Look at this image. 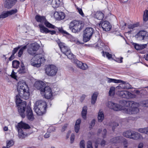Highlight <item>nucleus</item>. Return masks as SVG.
Returning <instances> with one entry per match:
<instances>
[{"label":"nucleus","instance_id":"nucleus-63","mask_svg":"<svg viewBox=\"0 0 148 148\" xmlns=\"http://www.w3.org/2000/svg\"><path fill=\"white\" fill-rule=\"evenodd\" d=\"M144 104L146 107H148V100L145 101L143 103Z\"/></svg>","mask_w":148,"mask_h":148},{"label":"nucleus","instance_id":"nucleus-41","mask_svg":"<svg viewBox=\"0 0 148 148\" xmlns=\"http://www.w3.org/2000/svg\"><path fill=\"white\" fill-rule=\"evenodd\" d=\"M6 143L7 147V148H9L10 147L12 146L14 144V143L12 140L7 141L6 142Z\"/></svg>","mask_w":148,"mask_h":148},{"label":"nucleus","instance_id":"nucleus-44","mask_svg":"<svg viewBox=\"0 0 148 148\" xmlns=\"http://www.w3.org/2000/svg\"><path fill=\"white\" fill-rule=\"evenodd\" d=\"M123 90V89L121 88L119 85L115 88V92L116 94H117V93H119V92H120Z\"/></svg>","mask_w":148,"mask_h":148},{"label":"nucleus","instance_id":"nucleus-18","mask_svg":"<svg viewBox=\"0 0 148 148\" xmlns=\"http://www.w3.org/2000/svg\"><path fill=\"white\" fill-rule=\"evenodd\" d=\"M108 144V143L104 140L99 138L95 141V148H98L99 145H100L102 147H104Z\"/></svg>","mask_w":148,"mask_h":148},{"label":"nucleus","instance_id":"nucleus-26","mask_svg":"<svg viewBox=\"0 0 148 148\" xmlns=\"http://www.w3.org/2000/svg\"><path fill=\"white\" fill-rule=\"evenodd\" d=\"M104 118V115L103 112L100 110L98 114V119L99 122H101L103 121Z\"/></svg>","mask_w":148,"mask_h":148},{"label":"nucleus","instance_id":"nucleus-49","mask_svg":"<svg viewBox=\"0 0 148 148\" xmlns=\"http://www.w3.org/2000/svg\"><path fill=\"white\" fill-rule=\"evenodd\" d=\"M85 141L84 140H81L79 143L80 148H85Z\"/></svg>","mask_w":148,"mask_h":148},{"label":"nucleus","instance_id":"nucleus-20","mask_svg":"<svg viewBox=\"0 0 148 148\" xmlns=\"http://www.w3.org/2000/svg\"><path fill=\"white\" fill-rule=\"evenodd\" d=\"M16 0H5L4 6L8 9L11 8L15 3Z\"/></svg>","mask_w":148,"mask_h":148},{"label":"nucleus","instance_id":"nucleus-16","mask_svg":"<svg viewBox=\"0 0 148 148\" xmlns=\"http://www.w3.org/2000/svg\"><path fill=\"white\" fill-rule=\"evenodd\" d=\"M99 26H101L103 30L108 31L110 30L112 27V26L110 23L107 21H105L102 22L99 24Z\"/></svg>","mask_w":148,"mask_h":148},{"label":"nucleus","instance_id":"nucleus-25","mask_svg":"<svg viewBox=\"0 0 148 148\" xmlns=\"http://www.w3.org/2000/svg\"><path fill=\"white\" fill-rule=\"evenodd\" d=\"M39 26L41 32L47 33H49L50 31V30H49L47 28L45 27L44 25L42 24H39Z\"/></svg>","mask_w":148,"mask_h":148},{"label":"nucleus","instance_id":"nucleus-10","mask_svg":"<svg viewBox=\"0 0 148 148\" xmlns=\"http://www.w3.org/2000/svg\"><path fill=\"white\" fill-rule=\"evenodd\" d=\"M35 19L37 21L40 22L42 23H44L47 27L53 29H54L56 27L55 26L52 25L46 21L44 16L36 15L35 16Z\"/></svg>","mask_w":148,"mask_h":148},{"label":"nucleus","instance_id":"nucleus-42","mask_svg":"<svg viewBox=\"0 0 148 148\" xmlns=\"http://www.w3.org/2000/svg\"><path fill=\"white\" fill-rule=\"evenodd\" d=\"M58 18L60 20L63 19L65 17V15L64 14L63 12H60L58 13Z\"/></svg>","mask_w":148,"mask_h":148},{"label":"nucleus","instance_id":"nucleus-1","mask_svg":"<svg viewBox=\"0 0 148 148\" xmlns=\"http://www.w3.org/2000/svg\"><path fill=\"white\" fill-rule=\"evenodd\" d=\"M17 90L18 95H16V103L18 106V112L22 118H24L25 114L24 112L26 106V103L25 101L22 102V100L19 97L25 99H27L29 96V88L23 81H19L18 84Z\"/></svg>","mask_w":148,"mask_h":148},{"label":"nucleus","instance_id":"nucleus-61","mask_svg":"<svg viewBox=\"0 0 148 148\" xmlns=\"http://www.w3.org/2000/svg\"><path fill=\"white\" fill-rule=\"evenodd\" d=\"M50 133L49 132H47L44 135V137L46 138H49L50 136Z\"/></svg>","mask_w":148,"mask_h":148},{"label":"nucleus","instance_id":"nucleus-6","mask_svg":"<svg viewBox=\"0 0 148 148\" xmlns=\"http://www.w3.org/2000/svg\"><path fill=\"white\" fill-rule=\"evenodd\" d=\"M16 127L18 132V136L20 138H23L25 136L26 133L24 132L22 129H26L30 128L28 124L22 122L18 123Z\"/></svg>","mask_w":148,"mask_h":148},{"label":"nucleus","instance_id":"nucleus-9","mask_svg":"<svg viewBox=\"0 0 148 148\" xmlns=\"http://www.w3.org/2000/svg\"><path fill=\"white\" fill-rule=\"evenodd\" d=\"M58 68L53 65H47L45 67V73L48 76H55L58 71Z\"/></svg>","mask_w":148,"mask_h":148},{"label":"nucleus","instance_id":"nucleus-19","mask_svg":"<svg viewBox=\"0 0 148 148\" xmlns=\"http://www.w3.org/2000/svg\"><path fill=\"white\" fill-rule=\"evenodd\" d=\"M74 62L77 67L83 70H86L88 68L87 65L86 63H83L77 60H75Z\"/></svg>","mask_w":148,"mask_h":148},{"label":"nucleus","instance_id":"nucleus-31","mask_svg":"<svg viewBox=\"0 0 148 148\" xmlns=\"http://www.w3.org/2000/svg\"><path fill=\"white\" fill-rule=\"evenodd\" d=\"M107 81L108 83H110L111 82H114L115 83H120L121 82V80L116 79H114L110 78L107 77Z\"/></svg>","mask_w":148,"mask_h":148},{"label":"nucleus","instance_id":"nucleus-27","mask_svg":"<svg viewBox=\"0 0 148 148\" xmlns=\"http://www.w3.org/2000/svg\"><path fill=\"white\" fill-rule=\"evenodd\" d=\"M147 46V45H139L137 44H135L134 45L135 48L137 50H141L145 48Z\"/></svg>","mask_w":148,"mask_h":148},{"label":"nucleus","instance_id":"nucleus-4","mask_svg":"<svg viewBox=\"0 0 148 148\" xmlns=\"http://www.w3.org/2000/svg\"><path fill=\"white\" fill-rule=\"evenodd\" d=\"M83 27V24L81 21L74 20L70 22L69 28L72 32H78L80 31Z\"/></svg>","mask_w":148,"mask_h":148},{"label":"nucleus","instance_id":"nucleus-37","mask_svg":"<svg viewBox=\"0 0 148 148\" xmlns=\"http://www.w3.org/2000/svg\"><path fill=\"white\" fill-rule=\"evenodd\" d=\"M121 140V143H122L123 145L125 148H127L128 146V143L127 140L122 137V138Z\"/></svg>","mask_w":148,"mask_h":148},{"label":"nucleus","instance_id":"nucleus-13","mask_svg":"<svg viewBox=\"0 0 148 148\" xmlns=\"http://www.w3.org/2000/svg\"><path fill=\"white\" fill-rule=\"evenodd\" d=\"M40 93L42 96H45V98L47 99H50L52 96L51 89L49 86H45Z\"/></svg>","mask_w":148,"mask_h":148},{"label":"nucleus","instance_id":"nucleus-58","mask_svg":"<svg viewBox=\"0 0 148 148\" xmlns=\"http://www.w3.org/2000/svg\"><path fill=\"white\" fill-rule=\"evenodd\" d=\"M121 83L119 85L120 86V87L123 90L125 89V83L124 82H121Z\"/></svg>","mask_w":148,"mask_h":148},{"label":"nucleus","instance_id":"nucleus-5","mask_svg":"<svg viewBox=\"0 0 148 148\" xmlns=\"http://www.w3.org/2000/svg\"><path fill=\"white\" fill-rule=\"evenodd\" d=\"M58 45L62 52L66 55L68 58L74 60L75 56L71 52L69 47L67 46L65 44L60 42L58 43Z\"/></svg>","mask_w":148,"mask_h":148},{"label":"nucleus","instance_id":"nucleus-60","mask_svg":"<svg viewBox=\"0 0 148 148\" xmlns=\"http://www.w3.org/2000/svg\"><path fill=\"white\" fill-rule=\"evenodd\" d=\"M128 28L129 29H133L135 28L134 24H130L128 26Z\"/></svg>","mask_w":148,"mask_h":148},{"label":"nucleus","instance_id":"nucleus-3","mask_svg":"<svg viewBox=\"0 0 148 148\" xmlns=\"http://www.w3.org/2000/svg\"><path fill=\"white\" fill-rule=\"evenodd\" d=\"M47 106L45 101L42 100L37 101L34 107V111L38 115H42L45 112Z\"/></svg>","mask_w":148,"mask_h":148},{"label":"nucleus","instance_id":"nucleus-2","mask_svg":"<svg viewBox=\"0 0 148 148\" xmlns=\"http://www.w3.org/2000/svg\"><path fill=\"white\" fill-rule=\"evenodd\" d=\"M124 105L129 108H123L124 112L130 114H136L139 111V110L137 107L136 103L132 101H123Z\"/></svg>","mask_w":148,"mask_h":148},{"label":"nucleus","instance_id":"nucleus-59","mask_svg":"<svg viewBox=\"0 0 148 148\" xmlns=\"http://www.w3.org/2000/svg\"><path fill=\"white\" fill-rule=\"evenodd\" d=\"M81 122V119H78L76 121L75 125H80Z\"/></svg>","mask_w":148,"mask_h":148},{"label":"nucleus","instance_id":"nucleus-57","mask_svg":"<svg viewBox=\"0 0 148 148\" xmlns=\"http://www.w3.org/2000/svg\"><path fill=\"white\" fill-rule=\"evenodd\" d=\"M86 97V96L85 95H83L80 97V101L82 102L84 99Z\"/></svg>","mask_w":148,"mask_h":148},{"label":"nucleus","instance_id":"nucleus-46","mask_svg":"<svg viewBox=\"0 0 148 148\" xmlns=\"http://www.w3.org/2000/svg\"><path fill=\"white\" fill-rule=\"evenodd\" d=\"M26 70L25 69V68H20L19 69L18 71L19 73L20 74H23L26 72Z\"/></svg>","mask_w":148,"mask_h":148},{"label":"nucleus","instance_id":"nucleus-43","mask_svg":"<svg viewBox=\"0 0 148 148\" xmlns=\"http://www.w3.org/2000/svg\"><path fill=\"white\" fill-rule=\"evenodd\" d=\"M102 54L103 56L104 57L105 56V55H106V57L108 59H110L112 57L111 54H110L109 53H108L107 52H106L105 53H104L103 51H102Z\"/></svg>","mask_w":148,"mask_h":148},{"label":"nucleus","instance_id":"nucleus-14","mask_svg":"<svg viewBox=\"0 0 148 148\" xmlns=\"http://www.w3.org/2000/svg\"><path fill=\"white\" fill-rule=\"evenodd\" d=\"M117 95L119 97L126 99L135 98L136 95L131 92L126 90H123L119 93H117Z\"/></svg>","mask_w":148,"mask_h":148},{"label":"nucleus","instance_id":"nucleus-21","mask_svg":"<svg viewBox=\"0 0 148 148\" xmlns=\"http://www.w3.org/2000/svg\"><path fill=\"white\" fill-rule=\"evenodd\" d=\"M45 84L43 82L41 81H37L34 84V86L37 89L40 91V92L42 89L45 87Z\"/></svg>","mask_w":148,"mask_h":148},{"label":"nucleus","instance_id":"nucleus-33","mask_svg":"<svg viewBox=\"0 0 148 148\" xmlns=\"http://www.w3.org/2000/svg\"><path fill=\"white\" fill-rule=\"evenodd\" d=\"M138 131L140 132L148 134V127L140 128L138 129Z\"/></svg>","mask_w":148,"mask_h":148},{"label":"nucleus","instance_id":"nucleus-12","mask_svg":"<svg viewBox=\"0 0 148 148\" xmlns=\"http://www.w3.org/2000/svg\"><path fill=\"white\" fill-rule=\"evenodd\" d=\"M39 47V46L36 42L31 44L29 45V47L27 49V52L29 54L34 56L36 54Z\"/></svg>","mask_w":148,"mask_h":148},{"label":"nucleus","instance_id":"nucleus-30","mask_svg":"<svg viewBox=\"0 0 148 148\" xmlns=\"http://www.w3.org/2000/svg\"><path fill=\"white\" fill-rule=\"evenodd\" d=\"M98 93L97 92H94L92 96L91 103L92 104H94L97 100Z\"/></svg>","mask_w":148,"mask_h":148},{"label":"nucleus","instance_id":"nucleus-45","mask_svg":"<svg viewBox=\"0 0 148 148\" xmlns=\"http://www.w3.org/2000/svg\"><path fill=\"white\" fill-rule=\"evenodd\" d=\"M76 8L77 10V12H79V14L82 17H84V14L83 13L82 10L81 8H79L77 7H76Z\"/></svg>","mask_w":148,"mask_h":148},{"label":"nucleus","instance_id":"nucleus-28","mask_svg":"<svg viewBox=\"0 0 148 148\" xmlns=\"http://www.w3.org/2000/svg\"><path fill=\"white\" fill-rule=\"evenodd\" d=\"M87 108L86 106H84L82 108V115L83 118L85 119H86V115L87 113Z\"/></svg>","mask_w":148,"mask_h":148},{"label":"nucleus","instance_id":"nucleus-56","mask_svg":"<svg viewBox=\"0 0 148 148\" xmlns=\"http://www.w3.org/2000/svg\"><path fill=\"white\" fill-rule=\"evenodd\" d=\"M11 76L12 77L14 78V79H16L17 77L15 75V73L14 71L13 70H12V72Z\"/></svg>","mask_w":148,"mask_h":148},{"label":"nucleus","instance_id":"nucleus-17","mask_svg":"<svg viewBox=\"0 0 148 148\" xmlns=\"http://www.w3.org/2000/svg\"><path fill=\"white\" fill-rule=\"evenodd\" d=\"M17 12L16 9L12 10L10 11H7L3 12L0 15V18H5L7 17L8 16L14 14Z\"/></svg>","mask_w":148,"mask_h":148},{"label":"nucleus","instance_id":"nucleus-53","mask_svg":"<svg viewBox=\"0 0 148 148\" xmlns=\"http://www.w3.org/2000/svg\"><path fill=\"white\" fill-rule=\"evenodd\" d=\"M75 139V135L74 134H72L71 136V143H72L74 141Z\"/></svg>","mask_w":148,"mask_h":148},{"label":"nucleus","instance_id":"nucleus-7","mask_svg":"<svg viewBox=\"0 0 148 148\" xmlns=\"http://www.w3.org/2000/svg\"><path fill=\"white\" fill-rule=\"evenodd\" d=\"M45 61V59L42 54H37L32 59V64L34 66L39 67L41 63L44 62Z\"/></svg>","mask_w":148,"mask_h":148},{"label":"nucleus","instance_id":"nucleus-48","mask_svg":"<svg viewBox=\"0 0 148 148\" xmlns=\"http://www.w3.org/2000/svg\"><path fill=\"white\" fill-rule=\"evenodd\" d=\"M21 47V46H18L17 47L14 48L12 51V54L14 55L15 54L17 51L18 49Z\"/></svg>","mask_w":148,"mask_h":148},{"label":"nucleus","instance_id":"nucleus-35","mask_svg":"<svg viewBox=\"0 0 148 148\" xmlns=\"http://www.w3.org/2000/svg\"><path fill=\"white\" fill-rule=\"evenodd\" d=\"M26 48V45H25L21 48V47L18 53V57H20L23 54V52L24 50Z\"/></svg>","mask_w":148,"mask_h":148},{"label":"nucleus","instance_id":"nucleus-23","mask_svg":"<svg viewBox=\"0 0 148 148\" xmlns=\"http://www.w3.org/2000/svg\"><path fill=\"white\" fill-rule=\"evenodd\" d=\"M131 139L134 140L143 139V137L141 135L138 133L134 131H132Z\"/></svg>","mask_w":148,"mask_h":148},{"label":"nucleus","instance_id":"nucleus-22","mask_svg":"<svg viewBox=\"0 0 148 148\" xmlns=\"http://www.w3.org/2000/svg\"><path fill=\"white\" fill-rule=\"evenodd\" d=\"M26 115L29 120H33L34 119L33 114L31 109L29 106H27L26 109Z\"/></svg>","mask_w":148,"mask_h":148},{"label":"nucleus","instance_id":"nucleus-8","mask_svg":"<svg viewBox=\"0 0 148 148\" xmlns=\"http://www.w3.org/2000/svg\"><path fill=\"white\" fill-rule=\"evenodd\" d=\"M94 32L93 29L90 27L86 28L84 31L83 40L84 42L88 41Z\"/></svg>","mask_w":148,"mask_h":148},{"label":"nucleus","instance_id":"nucleus-38","mask_svg":"<svg viewBox=\"0 0 148 148\" xmlns=\"http://www.w3.org/2000/svg\"><path fill=\"white\" fill-rule=\"evenodd\" d=\"M115 91V88L114 87H111L109 91V95L110 96H113L114 94Z\"/></svg>","mask_w":148,"mask_h":148},{"label":"nucleus","instance_id":"nucleus-40","mask_svg":"<svg viewBox=\"0 0 148 148\" xmlns=\"http://www.w3.org/2000/svg\"><path fill=\"white\" fill-rule=\"evenodd\" d=\"M121 82H124L125 83V89H131L132 88V86L129 83L121 80Z\"/></svg>","mask_w":148,"mask_h":148},{"label":"nucleus","instance_id":"nucleus-64","mask_svg":"<svg viewBox=\"0 0 148 148\" xmlns=\"http://www.w3.org/2000/svg\"><path fill=\"white\" fill-rule=\"evenodd\" d=\"M143 143H140L138 145V148H142L143 147Z\"/></svg>","mask_w":148,"mask_h":148},{"label":"nucleus","instance_id":"nucleus-52","mask_svg":"<svg viewBox=\"0 0 148 148\" xmlns=\"http://www.w3.org/2000/svg\"><path fill=\"white\" fill-rule=\"evenodd\" d=\"M58 29L59 31L62 33L66 34H68L69 33L67 32L66 31L64 30L62 28H58Z\"/></svg>","mask_w":148,"mask_h":148},{"label":"nucleus","instance_id":"nucleus-51","mask_svg":"<svg viewBox=\"0 0 148 148\" xmlns=\"http://www.w3.org/2000/svg\"><path fill=\"white\" fill-rule=\"evenodd\" d=\"M80 128V125H75V131L76 133H78Z\"/></svg>","mask_w":148,"mask_h":148},{"label":"nucleus","instance_id":"nucleus-39","mask_svg":"<svg viewBox=\"0 0 148 148\" xmlns=\"http://www.w3.org/2000/svg\"><path fill=\"white\" fill-rule=\"evenodd\" d=\"M143 20L145 21H146L148 19V10H145L144 12V14L143 16Z\"/></svg>","mask_w":148,"mask_h":148},{"label":"nucleus","instance_id":"nucleus-32","mask_svg":"<svg viewBox=\"0 0 148 148\" xmlns=\"http://www.w3.org/2000/svg\"><path fill=\"white\" fill-rule=\"evenodd\" d=\"M104 16V14L103 13L101 12H99L96 13L95 17L98 19L101 20L103 19Z\"/></svg>","mask_w":148,"mask_h":148},{"label":"nucleus","instance_id":"nucleus-11","mask_svg":"<svg viewBox=\"0 0 148 148\" xmlns=\"http://www.w3.org/2000/svg\"><path fill=\"white\" fill-rule=\"evenodd\" d=\"M135 37L138 41L148 40V32L144 30L140 31L135 36Z\"/></svg>","mask_w":148,"mask_h":148},{"label":"nucleus","instance_id":"nucleus-24","mask_svg":"<svg viewBox=\"0 0 148 148\" xmlns=\"http://www.w3.org/2000/svg\"><path fill=\"white\" fill-rule=\"evenodd\" d=\"M122 137L121 136H119L114 137L110 139V143L112 144H114L121 143Z\"/></svg>","mask_w":148,"mask_h":148},{"label":"nucleus","instance_id":"nucleus-29","mask_svg":"<svg viewBox=\"0 0 148 148\" xmlns=\"http://www.w3.org/2000/svg\"><path fill=\"white\" fill-rule=\"evenodd\" d=\"M51 3L53 8H56L60 5V3L59 0H52Z\"/></svg>","mask_w":148,"mask_h":148},{"label":"nucleus","instance_id":"nucleus-55","mask_svg":"<svg viewBox=\"0 0 148 148\" xmlns=\"http://www.w3.org/2000/svg\"><path fill=\"white\" fill-rule=\"evenodd\" d=\"M67 124H66L64 125L62 127V128L61 130V131L62 132H64L67 128Z\"/></svg>","mask_w":148,"mask_h":148},{"label":"nucleus","instance_id":"nucleus-34","mask_svg":"<svg viewBox=\"0 0 148 148\" xmlns=\"http://www.w3.org/2000/svg\"><path fill=\"white\" fill-rule=\"evenodd\" d=\"M132 134V131H127L123 133V135L126 138H131V136Z\"/></svg>","mask_w":148,"mask_h":148},{"label":"nucleus","instance_id":"nucleus-47","mask_svg":"<svg viewBox=\"0 0 148 148\" xmlns=\"http://www.w3.org/2000/svg\"><path fill=\"white\" fill-rule=\"evenodd\" d=\"M119 124L118 123L115 122H114L112 123H111V124L110 125L112 127V130L113 131H114V130L115 127L117 126Z\"/></svg>","mask_w":148,"mask_h":148},{"label":"nucleus","instance_id":"nucleus-62","mask_svg":"<svg viewBox=\"0 0 148 148\" xmlns=\"http://www.w3.org/2000/svg\"><path fill=\"white\" fill-rule=\"evenodd\" d=\"M95 119H93L91 122V124H90V126L91 127L93 126L95 124Z\"/></svg>","mask_w":148,"mask_h":148},{"label":"nucleus","instance_id":"nucleus-36","mask_svg":"<svg viewBox=\"0 0 148 148\" xmlns=\"http://www.w3.org/2000/svg\"><path fill=\"white\" fill-rule=\"evenodd\" d=\"M20 62L19 61L15 60L12 62V65L13 68L17 69L19 67Z\"/></svg>","mask_w":148,"mask_h":148},{"label":"nucleus","instance_id":"nucleus-50","mask_svg":"<svg viewBox=\"0 0 148 148\" xmlns=\"http://www.w3.org/2000/svg\"><path fill=\"white\" fill-rule=\"evenodd\" d=\"M87 148H93L92 143L91 141H88L87 143Z\"/></svg>","mask_w":148,"mask_h":148},{"label":"nucleus","instance_id":"nucleus-54","mask_svg":"<svg viewBox=\"0 0 148 148\" xmlns=\"http://www.w3.org/2000/svg\"><path fill=\"white\" fill-rule=\"evenodd\" d=\"M123 58L121 57L120 58H117L116 59L115 61L118 63L123 62Z\"/></svg>","mask_w":148,"mask_h":148},{"label":"nucleus","instance_id":"nucleus-15","mask_svg":"<svg viewBox=\"0 0 148 148\" xmlns=\"http://www.w3.org/2000/svg\"><path fill=\"white\" fill-rule=\"evenodd\" d=\"M108 106L110 108L116 111L121 110H123V108H125V107H123L111 101L108 102Z\"/></svg>","mask_w":148,"mask_h":148}]
</instances>
